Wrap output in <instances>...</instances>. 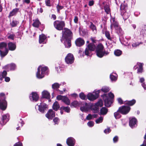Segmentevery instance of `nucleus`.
I'll list each match as a JSON object with an SVG mask.
<instances>
[{
	"label": "nucleus",
	"mask_w": 146,
	"mask_h": 146,
	"mask_svg": "<svg viewBox=\"0 0 146 146\" xmlns=\"http://www.w3.org/2000/svg\"><path fill=\"white\" fill-rule=\"evenodd\" d=\"M45 2L47 6H51L50 0H45Z\"/></svg>",
	"instance_id": "bf43d9fd"
},
{
	"label": "nucleus",
	"mask_w": 146,
	"mask_h": 146,
	"mask_svg": "<svg viewBox=\"0 0 146 146\" xmlns=\"http://www.w3.org/2000/svg\"><path fill=\"white\" fill-rule=\"evenodd\" d=\"M130 109L129 107L123 106L119 108V111L120 113L123 114H126L129 112Z\"/></svg>",
	"instance_id": "9d476101"
},
{
	"label": "nucleus",
	"mask_w": 146,
	"mask_h": 146,
	"mask_svg": "<svg viewBox=\"0 0 146 146\" xmlns=\"http://www.w3.org/2000/svg\"><path fill=\"white\" fill-rule=\"evenodd\" d=\"M114 97L113 94L111 92L104 95L103 99L105 105L107 107H110L113 102L112 98Z\"/></svg>",
	"instance_id": "7ed1b4c3"
},
{
	"label": "nucleus",
	"mask_w": 146,
	"mask_h": 146,
	"mask_svg": "<svg viewBox=\"0 0 146 146\" xmlns=\"http://www.w3.org/2000/svg\"><path fill=\"white\" fill-rule=\"evenodd\" d=\"M103 46L102 44H99L96 48V53L97 56L100 57H102L104 55H107L109 54L107 51H105L104 50Z\"/></svg>",
	"instance_id": "20e7f679"
},
{
	"label": "nucleus",
	"mask_w": 146,
	"mask_h": 146,
	"mask_svg": "<svg viewBox=\"0 0 146 146\" xmlns=\"http://www.w3.org/2000/svg\"><path fill=\"white\" fill-rule=\"evenodd\" d=\"M16 68V66L14 64L12 63L5 66L3 68L9 71V70H14Z\"/></svg>",
	"instance_id": "2eb2a0df"
},
{
	"label": "nucleus",
	"mask_w": 146,
	"mask_h": 146,
	"mask_svg": "<svg viewBox=\"0 0 146 146\" xmlns=\"http://www.w3.org/2000/svg\"><path fill=\"white\" fill-rule=\"evenodd\" d=\"M104 9L105 12L107 14H109L110 13V10L109 6L108 5H106L104 6Z\"/></svg>",
	"instance_id": "58836bf2"
},
{
	"label": "nucleus",
	"mask_w": 146,
	"mask_h": 146,
	"mask_svg": "<svg viewBox=\"0 0 146 146\" xmlns=\"http://www.w3.org/2000/svg\"><path fill=\"white\" fill-rule=\"evenodd\" d=\"M90 28L92 30L93 32L94 33L97 32V29L96 26L94 25L92 23H91L90 26Z\"/></svg>",
	"instance_id": "2f4dec72"
},
{
	"label": "nucleus",
	"mask_w": 146,
	"mask_h": 146,
	"mask_svg": "<svg viewBox=\"0 0 146 146\" xmlns=\"http://www.w3.org/2000/svg\"><path fill=\"white\" fill-rule=\"evenodd\" d=\"M87 125L89 127H91L94 125V123L93 121H90L88 123Z\"/></svg>",
	"instance_id": "864d4df0"
},
{
	"label": "nucleus",
	"mask_w": 146,
	"mask_h": 146,
	"mask_svg": "<svg viewBox=\"0 0 146 146\" xmlns=\"http://www.w3.org/2000/svg\"><path fill=\"white\" fill-rule=\"evenodd\" d=\"M137 65L139 66L137 69V73H141L143 71V65L141 63H137Z\"/></svg>",
	"instance_id": "7c9ffc66"
},
{
	"label": "nucleus",
	"mask_w": 146,
	"mask_h": 146,
	"mask_svg": "<svg viewBox=\"0 0 146 146\" xmlns=\"http://www.w3.org/2000/svg\"><path fill=\"white\" fill-rule=\"evenodd\" d=\"M61 109L64 110L65 111L69 113L70 111V108L68 106L65 107L64 106H62L61 108Z\"/></svg>",
	"instance_id": "4c0bfd02"
},
{
	"label": "nucleus",
	"mask_w": 146,
	"mask_h": 146,
	"mask_svg": "<svg viewBox=\"0 0 146 146\" xmlns=\"http://www.w3.org/2000/svg\"><path fill=\"white\" fill-rule=\"evenodd\" d=\"M105 35L107 38L109 39H110V33L108 31H106L105 33Z\"/></svg>",
	"instance_id": "680f3d73"
},
{
	"label": "nucleus",
	"mask_w": 146,
	"mask_h": 146,
	"mask_svg": "<svg viewBox=\"0 0 146 146\" xmlns=\"http://www.w3.org/2000/svg\"><path fill=\"white\" fill-rule=\"evenodd\" d=\"M121 14L123 16V19L124 20L127 19L129 16V13L126 12H124L123 11L121 12Z\"/></svg>",
	"instance_id": "c756f323"
},
{
	"label": "nucleus",
	"mask_w": 146,
	"mask_h": 146,
	"mask_svg": "<svg viewBox=\"0 0 146 146\" xmlns=\"http://www.w3.org/2000/svg\"><path fill=\"white\" fill-rule=\"evenodd\" d=\"M122 54V52L120 50H115L114 52V54L115 55L117 56H120Z\"/></svg>",
	"instance_id": "37998d69"
},
{
	"label": "nucleus",
	"mask_w": 146,
	"mask_h": 146,
	"mask_svg": "<svg viewBox=\"0 0 146 146\" xmlns=\"http://www.w3.org/2000/svg\"><path fill=\"white\" fill-rule=\"evenodd\" d=\"M61 41L64 44L66 47L69 48L71 46V38L72 35L71 31L68 29H64L62 31Z\"/></svg>",
	"instance_id": "f257e3e1"
},
{
	"label": "nucleus",
	"mask_w": 146,
	"mask_h": 146,
	"mask_svg": "<svg viewBox=\"0 0 146 146\" xmlns=\"http://www.w3.org/2000/svg\"><path fill=\"white\" fill-rule=\"evenodd\" d=\"M120 8L121 10L125 11L127 9V6L124 4H122L120 6Z\"/></svg>",
	"instance_id": "8fccbe9b"
},
{
	"label": "nucleus",
	"mask_w": 146,
	"mask_h": 146,
	"mask_svg": "<svg viewBox=\"0 0 146 146\" xmlns=\"http://www.w3.org/2000/svg\"><path fill=\"white\" fill-rule=\"evenodd\" d=\"M114 74L115 75H114L112 73L110 75V78L112 81H115L117 79L116 74Z\"/></svg>",
	"instance_id": "72a5a7b5"
},
{
	"label": "nucleus",
	"mask_w": 146,
	"mask_h": 146,
	"mask_svg": "<svg viewBox=\"0 0 146 146\" xmlns=\"http://www.w3.org/2000/svg\"><path fill=\"white\" fill-rule=\"evenodd\" d=\"M14 146H23L21 142H18L16 143Z\"/></svg>",
	"instance_id": "338daca9"
},
{
	"label": "nucleus",
	"mask_w": 146,
	"mask_h": 146,
	"mask_svg": "<svg viewBox=\"0 0 146 146\" xmlns=\"http://www.w3.org/2000/svg\"><path fill=\"white\" fill-rule=\"evenodd\" d=\"M38 110L40 112L43 113L44 110L47 108V106L45 104L41 103L38 106Z\"/></svg>",
	"instance_id": "f3484780"
},
{
	"label": "nucleus",
	"mask_w": 146,
	"mask_h": 146,
	"mask_svg": "<svg viewBox=\"0 0 146 146\" xmlns=\"http://www.w3.org/2000/svg\"><path fill=\"white\" fill-rule=\"evenodd\" d=\"M111 28L112 29L114 27L115 29H117L119 27V25L118 23L115 20V18H113L111 19Z\"/></svg>",
	"instance_id": "ddd939ff"
},
{
	"label": "nucleus",
	"mask_w": 146,
	"mask_h": 146,
	"mask_svg": "<svg viewBox=\"0 0 146 146\" xmlns=\"http://www.w3.org/2000/svg\"><path fill=\"white\" fill-rule=\"evenodd\" d=\"M100 90L94 91L93 93H89L86 95L87 99L91 101H93L97 99L99 96Z\"/></svg>",
	"instance_id": "39448f33"
},
{
	"label": "nucleus",
	"mask_w": 146,
	"mask_h": 146,
	"mask_svg": "<svg viewBox=\"0 0 146 146\" xmlns=\"http://www.w3.org/2000/svg\"><path fill=\"white\" fill-rule=\"evenodd\" d=\"M55 116V113L52 110H48L47 113L46 114V117L49 119H52Z\"/></svg>",
	"instance_id": "4468645a"
},
{
	"label": "nucleus",
	"mask_w": 146,
	"mask_h": 146,
	"mask_svg": "<svg viewBox=\"0 0 146 146\" xmlns=\"http://www.w3.org/2000/svg\"><path fill=\"white\" fill-rule=\"evenodd\" d=\"M8 46L9 50H14L16 48L15 44L11 42H9L8 43Z\"/></svg>",
	"instance_id": "5701e85b"
},
{
	"label": "nucleus",
	"mask_w": 146,
	"mask_h": 146,
	"mask_svg": "<svg viewBox=\"0 0 146 146\" xmlns=\"http://www.w3.org/2000/svg\"><path fill=\"white\" fill-rule=\"evenodd\" d=\"M103 120V117H100L96 120V123L97 124H99L102 122Z\"/></svg>",
	"instance_id": "ea45409f"
},
{
	"label": "nucleus",
	"mask_w": 146,
	"mask_h": 146,
	"mask_svg": "<svg viewBox=\"0 0 146 146\" xmlns=\"http://www.w3.org/2000/svg\"><path fill=\"white\" fill-rule=\"evenodd\" d=\"M113 141L114 143L116 142L118 140V137L117 136H115L113 138Z\"/></svg>",
	"instance_id": "774afa93"
},
{
	"label": "nucleus",
	"mask_w": 146,
	"mask_h": 146,
	"mask_svg": "<svg viewBox=\"0 0 146 146\" xmlns=\"http://www.w3.org/2000/svg\"><path fill=\"white\" fill-rule=\"evenodd\" d=\"M93 118V116L90 114H89L86 117V119L88 120H90Z\"/></svg>",
	"instance_id": "13d9d810"
},
{
	"label": "nucleus",
	"mask_w": 146,
	"mask_h": 146,
	"mask_svg": "<svg viewBox=\"0 0 146 146\" xmlns=\"http://www.w3.org/2000/svg\"><path fill=\"white\" fill-rule=\"evenodd\" d=\"M5 124L4 122L2 120V119H0V129L1 128L2 126Z\"/></svg>",
	"instance_id": "6e6d98bb"
},
{
	"label": "nucleus",
	"mask_w": 146,
	"mask_h": 146,
	"mask_svg": "<svg viewBox=\"0 0 146 146\" xmlns=\"http://www.w3.org/2000/svg\"><path fill=\"white\" fill-rule=\"evenodd\" d=\"M96 105L97 106L101 107L103 105V101L100 100L98 101L97 103L96 104Z\"/></svg>",
	"instance_id": "de8ad7c7"
},
{
	"label": "nucleus",
	"mask_w": 146,
	"mask_h": 146,
	"mask_svg": "<svg viewBox=\"0 0 146 146\" xmlns=\"http://www.w3.org/2000/svg\"><path fill=\"white\" fill-rule=\"evenodd\" d=\"M108 111V109L105 107L102 108L100 111V115H105Z\"/></svg>",
	"instance_id": "b1692460"
},
{
	"label": "nucleus",
	"mask_w": 146,
	"mask_h": 146,
	"mask_svg": "<svg viewBox=\"0 0 146 146\" xmlns=\"http://www.w3.org/2000/svg\"><path fill=\"white\" fill-rule=\"evenodd\" d=\"M7 75V72L5 71H4L0 75L1 79L2 80L3 78H4L6 77Z\"/></svg>",
	"instance_id": "c03bdc74"
},
{
	"label": "nucleus",
	"mask_w": 146,
	"mask_h": 146,
	"mask_svg": "<svg viewBox=\"0 0 146 146\" xmlns=\"http://www.w3.org/2000/svg\"><path fill=\"white\" fill-rule=\"evenodd\" d=\"M9 115L8 114H6L3 115L2 117L0 118V119H2V120L4 121L5 124L7 121L9 119Z\"/></svg>",
	"instance_id": "a878e982"
},
{
	"label": "nucleus",
	"mask_w": 146,
	"mask_h": 146,
	"mask_svg": "<svg viewBox=\"0 0 146 146\" xmlns=\"http://www.w3.org/2000/svg\"><path fill=\"white\" fill-rule=\"evenodd\" d=\"M141 33L143 35L146 34V26L143 27L141 31Z\"/></svg>",
	"instance_id": "49530a36"
},
{
	"label": "nucleus",
	"mask_w": 146,
	"mask_h": 146,
	"mask_svg": "<svg viewBox=\"0 0 146 146\" xmlns=\"http://www.w3.org/2000/svg\"><path fill=\"white\" fill-rule=\"evenodd\" d=\"M42 94L43 97L47 99H50V96L47 91L46 90L43 91L42 92Z\"/></svg>",
	"instance_id": "4be33fe9"
},
{
	"label": "nucleus",
	"mask_w": 146,
	"mask_h": 146,
	"mask_svg": "<svg viewBox=\"0 0 146 146\" xmlns=\"http://www.w3.org/2000/svg\"><path fill=\"white\" fill-rule=\"evenodd\" d=\"M47 41V37L45 35L42 34L39 35V42L40 44L46 43Z\"/></svg>",
	"instance_id": "a211bd4d"
},
{
	"label": "nucleus",
	"mask_w": 146,
	"mask_h": 146,
	"mask_svg": "<svg viewBox=\"0 0 146 146\" xmlns=\"http://www.w3.org/2000/svg\"><path fill=\"white\" fill-rule=\"evenodd\" d=\"M95 48V46L93 44L90 43L89 44L85 50V54L87 56H89L90 51H94Z\"/></svg>",
	"instance_id": "6e6552de"
},
{
	"label": "nucleus",
	"mask_w": 146,
	"mask_h": 146,
	"mask_svg": "<svg viewBox=\"0 0 146 146\" xmlns=\"http://www.w3.org/2000/svg\"><path fill=\"white\" fill-rule=\"evenodd\" d=\"M39 96L36 92H32L29 96V98L31 101L33 102L37 101L38 100Z\"/></svg>",
	"instance_id": "9b49d317"
},
{
	"label": "nucleus",
	"mask_w": 146,
	"mask_h": 146,
	"mask_svg": "<svg viewBox=\"0 0 146 146\" xmlns=\"http://www.w3.org/2000/svg\"><path fill=\"white\" fill-rule=\"evenodd\" d=\"M53 109L55 111H57L60 108L59 105L57 102L56 101L53 105Z\"/></svg>",
	"instance_id": "bb28decb"
},
{
	"label": "nucleus",
	"mask_w": 146,
	"mask_h": 146,
	"mask_svg": "<svg viewBox=\"0 0 146 146\" xmlns=\"http://www.w3.org/2000/svg\"><path fill=\"white\" fill-rule=\"evenodd\" d=\"M7 106V103L5 100L0 102V108L2 110H5Z\"/></svg>",
	"instance_id": "412c9836"
},
{
	"label": "nucleus",
	"mask_w": 146,
	"mask_h": 146,
	"mask_svg": "<svg viewBox=\"0 0 146 146\" xmlns=\"http://www.w3.org/2000/svg\"><path fill=\"white\" fill-rule=\"evenodd\" d=\"M120 112L119 111V110L116 112L114 113V115L116 119H118L120 118L121 117V115L120 113Z\"/></svg>",
	"instance_id": "f704fd0d"
},
{
	"label": "nucleus",
	"mask_w": 146,
	"mask_h": 146,
	"mask_svg": "<svg viewBox=\"0 0 146 146\" xmlns=\"http://www.w3.org/2000/svg\"><path fill=\"white\" fill-rule=\"evenodd\" d=\"M82 102H78L77 101H74L71 104V105L74 107H77L78 106H81Z\"/></svg>",
	"instance_id": "cd10ccee"
},
{
	"label": "nucleus",
	"mask_w": 146,
	"mask_h": 146,
	"mask_svg": "<svg viewBox=\"0 0 146 146\" xmlns=\"http://www.w3.org/2000/svg\"><path fill=\"white\" fill-rule=\"evenodd\" d=\"M110 90V89L109 88L106 86L103 87L101 89V90L104 92H108Z\"/></svg>",
	"instance_id": "79ce46f5"
},
{
	"label": "nucleus",
	"mask_w": 146,
	"mask_h": 146,
	"mask_svg": "<svg viewBox=\"0 0 146 146\" xmlns=\"http://www.w3.org/2000/svg\"><path fill=\"white\" fill-rule=\"evenodd\" d=\"M56 70L58 73H60L61 70V68L60 66L56 67Z\"/></svg>",
	"instance_id": "052dcab7"
},
{
	"label": "nucleus",
	"mask_w": 146,
	"mask_h": 146,
	"mask_svg": "<svg viewBox=\"0 0 146 146\" xmlns=\"http://www.w3.org/2000/svg\"><path fill=\"white\" fill-rule=\"evenodd\" d=\"M48 68L46 66H40L37 68V72L36 73V76L39 79L43 78L48 73Z\"/></svg>",
	"instance_id": "f03ea898"
},
{
	"label": "nucleus",
	"mask_w": 146,
	"mask_h": 146,
	"mask_svg": "<svg viewBox=\"0 0 146 146\" xmlns=\"http://www.w3.org/2000/svg\"><path fill=\"white\" fill-rule=\"evenodd\" d=\"M135 100H133L131 101H126L125 104L129 106H132L135 103Z\"/></svg>",
	"instance_id": "473e14b6"
},
{
	"label": "nucleus",
	"mask_w": 146,
	"mask_h": 146,
	"mask_svg": "<svg viewBox=\"0 0 146 146\" xmlns=\"http://www.w3.org/2000/svg\"><path fill=\"white\" fill-rule=\"evenodd\" d=\"M62 101L67 105H70V101L69 99L66 96H64Z\"/></svg>",
	"instance_id": "c85d7f7f"
},
{
	"label": "nucleus",
	"mask_w": 146,
	"mask_h": 146,
	"mask_svg": "<svg viewBox=\"0 0 146 146\" xmlns=\"http://www.w3.org/2000/svg\"><path fill=\"white\" fill-rule=\"evenodd\" d=\"M60 86V85L59 84L55 83L52 85V88L54 90H57L59 87Z\"/></svg>",
	"instance_id": "c9c22d12"
},
{
	"label": "nucleus",
	"mask_w": 146,
	"mask_h": 146,
	"mask_svg": "<svg viewBox=\"0 0 146 146\" xmlns=\"http://www.w3.org/2000/svg\"><path fill=\"white\" fill-rule=\"evenodd\" d=\"M15 36V35L13 34H11L9 35L8 37V38L9 39L13 40Z\"/></svg>",
	"instance_id": "603ef678"
},
{
	"label": "nucleus",
	"mask_w": 146,
	"mask_h": 146,
	"mask_svg": "<svg viewBox=\"0 0 146 146\" xmlns=\"http://www.w3.org/2000/svg\"><path fill=\"white\" fill-rule=\"evenodd\" d=\"M74 58L73 55L71 53L68 54L65 58L66 62L68 64H71L74 62Z\"/></svg>",
	"instance_id": "1a4fd4ad"
},
{
	"label": "nucleus",
	"mask_w": 146,
	"mask_h": 146,
	"mask_svg": "<svg viewBox=\"0 0 146 146\" xmlns=\"http://www.w3.org/2000/svg\"><path fill=\"white\" fill-rule=\"evenodd\" d=\"M55 28L58 30H62L64 27L65 23L64 21H56L54 23Z\"/></svg>",
	"instance_id": "423d86ee"
},
{
	"label": "nucleus",
	"mask_w": 146,
	"mask_h": 146,
	"mask_svg": "<svg viewBox=\"0 0 146 146\" xmlns=\"http://www.w3.org/2000/svg\"><path fill=\"white\" fill-rule=\"evenodd\" d=\"M75 142V140L72 137H70L68 138L66 140V143L69 146H74Z\"/></svg>",
	"instance_id": "6ab92c4d"
},
{
	"label": "nucleus",
	"mask_w": 146,
	"mask_h": 146,
	"mask_svg": "<svg viewBox=\"0 0 146 146\" xmlns=\"http://www.w3.org/2000/svg\"><path fill=\"white\" fill-rule=\"evenodd\" d=\"M7 44L4 42H2L0 43V49H2L5 48V52H3L0 50V55L3 57L6 56L8 53V50L6 48Z\"/></svg>",
	"instance_id": "0eeeda50"
},
{
	"label": "nucleus",
	"mask_w": 146,
	"mask_h": 146,
	"mask_svg": "<svg viewBox=\"0 0 146 146\" xmlns=\"http://www.w3.org/2000/svg\"><path fill=\"white\" fill-rule=\"evenodd\" d=\"M56 7L58 12H59L60 10L61 9L63 8V6H61L58 5H57Z\"/></svg>",
	"instance_id": "69168bd1"
},
{
	"label": "nucleus",
	"mask_w": 146,
	"mask_h": 146,
	"mask_svg": "<svg viewBox=\"0 0 146 146\" xmlns=\"http://www.w3.org/2000/svg\"><path fill=\"white\" fill-rule=\"evenodd\" d=\"M23 124H24L23 122V121H21V122L19 123L18 124V125L19 126L18 127H17V130H18L19 129V128L20 127V126H23Z\"/></svg>",
	"instance_id": "0e129e2a"
},
{
	"label": "nucleus",
	"mask_w": 146,
	"mask_h": 146,
	"mask_svg": "<svg viewBox=\"0 0 146 146\" xmlns=\"http://www.w3.org/2000/svg\"><path fill=\"white\" fill-rule=\"evenodd\" d=\"M75 43L77 46H80L84 44V41L82 38H78L76 40Z\"/></svg>",
	"instance_id": "aec40b11"
},
{
	"label": "nucleus",
	"mask_w": 146,
	"mask_h": 146,
	"mask_svg": "<svg viewBox=\"0 0 146 146\" xmlns=\"http://www.w3.org/2000/svg\"><path fill=\"white\" fill-rule=\"evenodd\" d=\"M80 106V110L82 112H87L90 110L89 106L87 103H82Z\"/></svg>",
	"instance_id": "f8f14e48"
},
{
	"label": "nucleus",
	"mask_w": 146,
	"mask_h": 146,
	"mask_svg": "<svg viewBox=\"0 0 146 146\" xmlns=\"http://www.w3.org/2000/svg\"><path fill=\"white\" fill-rule=\"evenodd\" d=\"M144 138L145 140L144 141L143 144L141 145L140 146H146V141L145 140H146V133L145 135Z\"/></svg>",
	"instance_id": "e2e57ef3"
},
{
	"label": "nucleus",
	"mask_w": 146,
	"mask_h": 146,
	"mask_svg": "<svg viewBox=\"0 0 146 146\" xmlns=\"http://www.w3.org/2000/svg\"><path fill=\"white\" fill-rule=\"evenodd\" d=\"M18 23L19 22L18 21L16 20H13L11 23V25L12 27H14L16 26Z\"/></svg>",
	"instance_id": "a18cd8bd"
},
{
	"label": "nucleus",
	"mask_w": 146,
	"mask_h": 146,
	"mask_svg": "<svg viewBox=\"0 0 146 146\" xmlns=\"http://www.w3.org/2000/svg\"><path fill=\"white\" fill-rule=\"evenodd\" d=\"M40 24L38 20H36L33 24V26L35 27H38L39 25Z\"/></svg>",
	"instance_id": "e433bc0d"
},
{
	"label": "nucleus",
	"mask_w": 146,
	"mask_h": 146,
	"mask_svg": "<svg viewBox=\"0 0 146 146\" xmlns=\"http://www.w3.org/2000/svg\"><path fill=\"white\" fill-rule=\"evenodd\" d=\"M111 131V130L110 129V128H108L104 130V132L106 134H108Z\"/></svg>",
	"instance_id": "4d7b16f0"
},
{
	"label": "nucleus",
	"mask_w": 146,
	"mask_h": 146,
	"mask_svg": "<svg viewBox=\"0 0 146 146\" xmlns=\"http://www.w3.org/2000/svg\"><path fill=\"white\" fill-rule=\"evenodd\" d=\"M79 97L82 100H86L87 99V96L82 92L80 94Z\"/></svg>",
	"instance_id": "a19ab883"
},
{
	"label": "nucleus",
	"mask_w": 146,
	"mask_h": 146,
	"mask_svg": "<svg viewBox=\"0 0 146 146\" xmlns=\"http://www.w3.org/2000/svg\"><path fill=\"white\" fill-rule=\"evenodd\" d=\"M18 10L19 9L17 8L13 9V10L10 12L9 17H11L15 15L18 12Z\"/></svg>",
	"instance_id": "393cba45"
},
{
	"label": "nucleus",
	"mask_w": 146,
	"mask_h": 146,
	"mask_svg": "<svg viewBox=\"0 0 146 146\" xmlns=\"http://www.w3.org/2000/svg\"><path fill=\"white\" fill-rule=\"evenodd\" d=\"M53 121L54 123V124H58L59 122V119L57 117H56L53 119Z\"/></svg>",
	"instance_id": "09e8293b"
},
{
	"label": "nucleus",
	"mask_w": 146,
	"mask_h": 146,
	"mask_svg": "<svg viewBox=\"0 0 146 146\" xmlns=\"http://www.w3.org/2000/svg\"><path fill=\"white\" fill-rule=\"evenodd\" d=\"M137 119L135 117L130 118L129 121V125L132 128L135 127L137 125Z\"/></svg>",
	"instance_id": "dca6fc26"
},
{
	"label": "nucleus",
	"mask_w": 146,
	"mask_h": 146,
	"mask_svg": "<svg viewBox=\"0 0 146 146\" xmlns=\"http://www.w3.org/2000/svg\"><path fill=\"white\" fill-rule=\"evenodd\" d=\"M64 96L59 95L57 96L56 98L58 100H62V101Z\"/></svg>",
	"instance_id": "5fc2aeb1"
},
{
	"label": "nucleus",
	"mask_w": 146,
	"mask_h": 146,
	"mask_svg": "<svg viewBox=\"0 0 146 146\" xmlns=\"http://www.w3.org/2000/svg\"><path fill=\"white\" fill-rule=\"evenodd\" d=\"M115 30L117 31V33H118V34L121 35L123 34V32L120 27L118 28V29H117Z\"/></svg>",
	"instance_id": "3c124183"
}]
</instances>
